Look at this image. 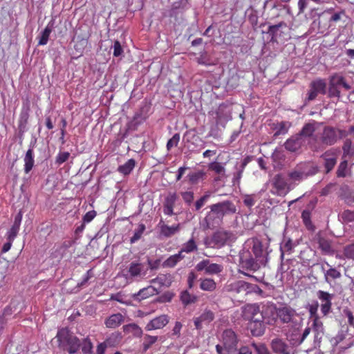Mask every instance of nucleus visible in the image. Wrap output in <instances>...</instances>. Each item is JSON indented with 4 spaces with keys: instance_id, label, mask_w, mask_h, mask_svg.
<instances>
[{
    "instance_id": "nucleus-1",
    "label": "nucleus",
    "mask_w": 354,
    "mask_h": 354,
    "mask_svg": "<svg viewBox=\"0 0 354 354\" xmlns=\"http://www.w3.org/2000/svg\"><path fill=\"white\" fill-rule=\"evenodd\" d=\"M338 140L337 130L331 126H325L319 136L315 135L308 141L310 150L319 153L324 151L326 147L334 145Z\"/></svg>"
},
{
    "instance_id": "nucleus-2",
    "label": "nucleus",
    "mask_w": 354,
    "mask_h": 354,
    "mask_svg": "<svg viewBox=\"0 0 354 354\" xmlns=\"http://www.w3.org/2000/svg\"><path fill=\"white\" fill-rule=\"evenodd\" d=\"M235 239V235L231 231L219 230L214 232L212 236H206L203 243L207 248L220 249L234 241Z\"/></svg>"
},
{
    "instance_id": "nucleus-3",
    "label": "nucleus",
    "mask_w": 354,
    "mask_h": 354,
    "mask_svg": "<svg viewBox=\"0 0 354 354\" xmlns=\"http://www.w3.org/2000/svg\"><path fill=\"white\" fill-rule=\"evenodd\" d=\"M56 337L59 346L70 354L76 353L80 348V340L66 328L59 329Z\"/></svg>"
},
{
    "instance_id": "nucleus-4",
    "label": "nucleus",
    "mask_w": 354,
    "mask_h": 354,
    "mask_svg": "<svg viewBox=\"0 0 354 354\" xmlns=\"http://www.w3.org/2000/svg\"><path fill=\"white\" fill-rule=\"evenodd\" d=\"M210 211L207 214L201 223L203 230L214 229L223 223V218L218 213L214 205L209 206Z\"/></svg>"
},
{
    "instance_id": "nucleus-5",
    "label": "nucleus",
    "mask_w": 354,
    "mask_h": 354,
    "mask_svg": "<svg viewBox=\"0 0 354 354\" xmlns=\"http://www.w3.org/2000/svg\"><path fill=\"white\" fill-rule=\"evenodd\" d=\"M274 307V313L282 324H295L296 318L299 317L296 310L289 306L285 305L277 308Z\"/></svg>"
},
{
    "instance_id": "nucleus-6",
    "label": "nucleus",
    "mask_w": 354,
    "mask_h": 354,
    "mask_svg": "<svg viewBox=\"0 0 354 354\" xmlns=\"http://www.w3.org/2000/svg\"><path fill=\"white\" fill-rule=\"evenodd\" d=\"M222 338L226 354L234 353V350L237 348L239 342L236 333L232 329L225 330Z\"/></svg>"
},
{
    "instance_id": "nucleus-7",
    "label": "nucleus",
    "mask_w": 354,
    "mask_h": 354,
    "mask_svg": "<svg viewBox=\"0 0 354 354\" xmlns=\"http://www.w3.org/2000/svg\"><path fill=\"white\" fill-rule=\"evenodd\" d=\"M223 269L222 265L211 263L209 259H203L195 266V270L197 272H203L205 274L209 275L219 274Z\"/></svg>"
},
{
    "instance_id": "nucleus-8",
    "label": "nucleus",
    "mask_w": 354,
    "mask_h": 354,
    "mask_svg": "<svg viewBox=\"0 0 354 354\" xmlns=\"http://www.w3.org/2000/svg\"><path fill=\"white\" fill-rule=\"evenodd\" d=\"M274 314V307L272 305H263L261 309L258 312L254 318L250 321L252 322L271 324V317Z\"/></svg>"
},
{
    "instance_id": "nucleus-9",
    "label": "nucleus",
    "mask_w": 354,
    "mask_h": 354,
    "mask_svg": "<svg viewBox=\"0 0 354 354\" xmlns=\"http://www.w3.org/2000/svg\"><path fill=\"white\" fill-rule=\"evenodd\" d=\"M240 263L243 268L252 271L259 270L261 265H262L261 263L257 261V259L251 256L250 252L248 250L243 251L241 254Z\"/></svg>"
},
{
    "instance_id": "nucleus-10",
    "label": "nucleus",
    "mask_w": 354,
    "mask_h": 354,
    "mask_svg": "<svg viewBox=\"0 0 354 354\" xmlns=\"http://www.w3.org/2000/svg\"><path fill=\"white\" fill-rule=\"evenodd\" d=\"M319 93L322 95L326 93V83L322 79L316 80L310 83L307 100L311 101L315 100Z\"/></svg>"
},
{
    "instance_id": "nucleus-11",
    "label": "nucleus",
    "mask_w": 354,
    "mask_h": 354,
    "mask_svg": "<svg viewBox=\"0 0 354 354\" xmlns=\"http://www.w3.org/2000/svg\"><path fill=\"white\" fill-rule=\"evenodd\" d=\"M318 299L321 301V311L324 315H327L332 306V299L334 297V295L330 294L323 290H319L317 292Z\"/></svg>"
},
{
    "instance_id": "nucleus-12",
    "label": "nucleus",
    "mask_w": 354,
    "mask_h": 354,
    "mask_svg": "<svg viewBox=\"0 0 354 354\" xmlns=\"http://www.w3.org/2000/svg\"><path fill=\"white\" fill-rule=\"evenodd\" d=\"M320 158L324 160V165L326 173L328 174L331 171L337 163V155L336 151L334 149L326 150L321 155Z\"/></svg>"
},
{
    "instance_id": "nucleus-13",
    "label": "nucleus",
    "mask_w": 354,
    "mask_h": 354,
    "mask_svg": "<svg viewBox=\"0 0 354 354\" xmlns=\"http://www.w3.org/2000/svg\"><path fill=\"white\" fill-rule=\"evenodd\" d=\"M274 193L279 196H285L288 192V183L281 174L275 175L272 179Z\"/></svg>"
},
{
    "instance_id": "nucleus-14",
    "label": "nucleus",
    "mask_w": 354,
    "mask_h": 354,
    "mask_svg": "<svg viewBox=\"0 0 354 354\" xmlns=\"http://www.w3.org/2000/svg\"><path fill=\"white\" fill-rule=\"evenodd\" d=\"M270 347L275 354H292V348L282 339L274 338L270 342Z\"/></svg>"
},
{
    "instance_id": "nucleus-15",
    "label": "nucleus",
    "mask_w": 354,
    "mask_h": 354,
    "mask_svg": "<svg viewBox=\"0 0 354 354\" xmlns=\"http://www.w3.org/2000/svg\"><path fill=\"white\" fill-rule=\"evenodd\" d=\"M213 205L223 218L226 215H232L236 213V207L230 201H224Z\"/></svg>"
},
{
    "instance_id": "nucleus-16",
    "label": "nucleus",
    "mask_w": 354,
    "mask_h": 354,
    "mask_svg": "<svg viewBox=\"0 0 354 354\" xmlns=\"http://www.w3.org/2000/svg\"><path fill=\"white\" fill-rule=\"evenodd\" d=\"M214 313L209 309H205L203 313L198 317L194 319V323L197 330L203 328V323L208 324L214 319Z\"/></svg>"
},
{
    "instance_id": "nucleus-17",
    "label": "nucleus",
    "mask_w": 354,
    "mask_h": 354,
    "mask_svg": "<svg viewBox=\"0 0 354 354\" xmlns=\"http://www.w3.org/2000/svg\"><path fill=\"white\" fill-rule=\"evenodd\" d=\"M304 142V138L297 133L286 140L284 147L288 151L297 152L301 149Z\"/></svg>"
},
{
    "instance_id": "nucleus-18",
    "label": "nucleus",
    "mask_w": 354,
    "mask_h": 354,
    "mask_svg": "<svg viewBox=\"0 0 354 354\" xmlns=\"http://www.w3.org/2000/svg\"><path fill=\"white\" fill-rule=\"evenodd\" d=\"M296 166L298 169L301 170V173L305 178L313 176L319 171L318 167L311 162H300Z\"/></svg>"
},
{
    "instance_id": "nucleus-19",
    "label": "nucleus",
    "mask_w": 354,
    "mask_h": 354,
    "mask_svg": "<svg viewBox=\"0 0 354 354\" xmlns=\"http://www.w3.org/2000/svg\"><path fill=\"white\" fill-rule=\"evenodd\" d=\"M313 330L314 332V343L319 346L324 334L323 323L319 317L313 320Z\"/></svg>"
},
{
    "instance_id": "nucleus-20",
    "label": "nucleus",
    "mask_w": 354,
    "mask_h": 354,
    "mask_svg": "<svg viewBox=\"0 0 354 354\" xmlns=\"http://www.w3.org/2000/svg\"><path fill=\"white\" fill-rule=\"evenodd\" d=\"M169 322L167 315H162L150 321L146 326L147 330L160 329L166 326Z\"/></svg>"
},
{
    "instance_id": "nucleus-21",
    "label": "nucleus",
    "mask_w": 354,
    "mask_h": 354,
    "mask_svg": "<svg viewBox=\"0 0 354 354\" xmlns=\"http://www.w3.org/2000/svg\"><path fill=\"white\" fill-rule=\"evenodd\" d=\"M261 309V307L257 304L245 305L243 308V315L244 319L250 322Z\"/></svg>"
},
{
    "instance_id": "nucleus-22",
    "label": "nucleus",
    "mask_w": 354,
    "mask_h": 354,
    "mask_svg": "<svg viewBox=\"0 0 354 354\" xmlns=\"http://www.w3.org/2000/svg\"><path fill=\"white\" fill-rule=\"evenodd\" d=\"M252 251L255 259H257V261L261 263V264H266V263L267 262V259L265 258L263 245L259 241H253Z\"/></svg>"
},
{
    "instance_id": "nucleus-23",
    "label": "nucleus",
    "mask_w": 354,
    "mask_h": 354,
    "mask_svg": "<svg viewBox=\"0 0 354 354\" xmlns=\"http://www.w3.org/2000/svg\"><path fill=\"white\" fill-rule=\"evenodd\" d=\"M266 323L249 322L248 329L254 337L262 336L265 333Z\"/></svg>"
},
{
    "instance_id": "nucleus-24",
    "label": "nucleus",
    "mask_w": 354,
    "mask_h": 354,
    "mask_svg": "<svg viewBox=\"0 0 354 354\" xmlns=\"http://www.w3.org/2000/svg\"><path fill=\"white\" fill-rule=\"evenodd\" d=\"M124 322V316L120 313L113 314L105 320L107 328H115Z\"/></svg>"
},
{
    "instance_id": "nucleus-25",
    "label": "nucleus",
    "mask_w": 354,
    "mask_h": 354,
    "mask_svg": "<svg viewBox=\"0 0 354 354\" xmlns=\"http://www.w3.org/2000/svg\"><path fill=\"white\" fill-rule=\"evenodd\" d=\"M159 226L160 227V234L167 238L172 236L180 230L179 224L176 225L169 226L165 225L162 221H160L159 223Z\"/></svg>"
},
{
    "instance_id": "nucleus-26",
    "label": "nucleus",
    "mask_w": 354,
    "mask_h": 354,
    "mask_svg": "<svg viewBox=\"0 0 354 354\" xmlns=\"http://www.w3.org/2000/svg\"><path fill=\"white\" fill-rule=\"evenodd\" d=\"M317 124V123L315 121L305 124L301 130L297 134L299 135L302 138H311L312 139L315 136L314 133L316 131L315 125Z\"/></svg>"
},
{
    "instance_id": "nucleus-27",
    "label": "nucleus",
    "mask_w": 354,
    "mask_h": 354,
    "mask_svg": "<svg viewBox=\"0 0 354 354\" xmlns=\"http://www.w3.org/2000/svg\"><path fill=\"white\" fill-rule=\"evenodd\" d=\"M157 293V290L153 286H148L139 290L138 293L133 295L134 300L141 301Z\"/></svg>"
},
{
    "instance_id": "nucleus-28",
    "label": "nucleus",
    "mask_w": 354,
    "mask_h": 354,
    "mask_svg": "<svg viewBox=\"0 0 354 354\" xmlns=\"http://www.w3.org/2000/svg\"><path fill=\"white\" fill-rule=\"evenodd\" d=\"M54 21H50L43 31L41 32L40 35L38 37V45H46L48 43L50 34L53 31Z\"/></svg>"
},
{
    "instance_id": "nucleus-29",
    "label": "nucleus",
    "mask_w": 354,
    "mask_h": 354,
    "mask_svg": "<svg viewBox=\"0 0 354 354\" xmlns=\"http://www.w3.org/2000/svg\"><path fill=\"white\" fill-rule=\"evenodd\" d=\"M315 239L319 244V248L324 253L329 254L333 252L331 243L329 240L322 236L320 234H317Z\"/></svg>"
},
{
    "instance_id": "nucleus-30",
    "label": "nucleus",
    "mask_w": 354,
    "mask_h": 354,
    "mask_svg": "<svg viewBox=\"0 0 354 354\" xmlns=\"http://www.w3.org/2000/svg\"><path fill=\"white\" fill-rule=\"evenodd\" d=\"M283 27H286V24L283 21L269 26L268 33L271 36L270 41L277 42V38L280 35L279 29Z\"/></svg>"
},
{
    "instance_id": "nucleus-31",
    "label": "nucleus",
    "mask_w": 354,
    "mask_h": 354,
    "mask_svg": "<svg viewBox=\"0 0 354 354\" xmlns=\"http://www.w3.org/2000/svg\"><path fill=\"white\" fill-rule=\"evenodd\" d=\"M24 171L26 174H28L32 170L34 166L33 150L31 148V147L26 151L24 158Z\"/></svg>"
},
{
    "instance_id": "nucleus-32",
    "label": "nucleus",
    "mask_w": 354,
    "mask_h": 354,
    "mask_svg": "<svg viewBox=\"0 0 354 354\" xmlns=\"http://www.w3.org/2000/svg\"><path fill=\"white\" fill-rule=\"evenodd\" d=\"M183 258L184 256L182 254V251H180L178 254L170 256L167 259H166L163 262L162 266L164 267L173 268Z\"/></svg>"
},
{
    "instance_id": "nucleus-33",
    "label": "nucleus",
    "mask_w": 354,
    "mask_h": 354,
    "mask_svg": "<svg viewBox=\"0 0 354 354\" xmlns=\"http://www.w3.org/2000/svg\"><path fill=\"white\" fill-rule=\"evenodd\" d=\"M123 330L127 333H132L134 336L138 337H141L142 335L141 328L134 323L124 325L123 326Z\"/></svg>"
},
{
    "instance_id": "nucleus-34",
    "label": "nucleus",
    "mask_w": 354,
    "mask_h": 354,
    "mask_svg": "<svg viewBox=\"0 0 354 354\" xmlns=\"http://www.w3.org/2000/svg\"><path fill=\"white\" fill-rule=\"evenodd\" d=\"M216 288V282L209 278L201 279L200 288L205 291H214Z\"/></svg>"
},
{
    "instance_id": "nucleus-35",
    "label": "nucleus",
    "mask_w": 354,
    "mask_h": 354,
    "mask_svg": "<svg viewBox=\"0 0 354 354\" xmlns=\"http://www.w3.org/2000/svg\"><path fill=\"white\" fill-rule=\"evenodd\" d=\"M136 165V161L134 159H129L127 162L124 165H120L118 170L119 172L123 174L124 175L129 174Z\"/></svg>"
},
{
    "instance_id": "nucleus-36",
    "label": "nucleus",
    "mask_w": 354,
    "mask_h": 354,
    "mask_svg": "<svg viewBox=\"0 0 354 354\" xmlns=\"http://www.w3.org/2000/svg\"><path fill=\"white\" fill-rule=\"evenodd\" d=\"M295 246V244L292 242V241L290 238H284L283 241L281 243L280 250L281 252V257H283L284 252H291L293 248Z\"/></svg>"
},
{
    "instance_id": "nucleus-37",
    "label": "nucleus",
    "mask_w": 354,
    "mask_h": 354,
    "mask_svg": "<svg viewBox=\"0 0 354 354\" xmlns=\"http://www.w3.org/2000/svg\"><path fill=\"white\" fill-rule=\"evenodd\" d=\"M205 176V173L203 171H198L196 172L189 173L187 175V178L189 181L192 185H196L201 180H203L204 176Z\"/></svg>"
},
{
    "instance_id": "nucleus-38",
    "label": "nucleus",
    "mask_w": 354,
    "mask_h": 354,
    "mask_svg": "<svg viewBox=\"0 0 354 354\" xmlns=\"http://www.w3.org/2000/svg\"><path fill=\"white\" fill-rule=\"evenodd\" d=\"M142 270V263L131 262L129 268V272L131 277H135L141 274Z\"/></svg>"
},
{
    "instance_id": "nucleus-39",
    "label": "nucleus",
    "mask_w": 354,
    "mask_h": 354,
    "mask_svg": "<svg viewBox=\"0 0 354 354\" xmlns=\"http://www.w3.org/2000/svg\"><path fill=\"white\" fill-rule=\"evenodd\" d=\"M180 300L185 305L187 306L195 303L197 300V297L194 295L189 294L188 291L185 290L181 292Z\"/></svg>"
},
{
    "instance_id": "nucleus-40",
    "label": "nucleus",
    "mask_w": 354,
    "mask_h": 354,
    "mask_svg": "<svg viewBox=\"0 0 354 354\" xmlns=\"http://www.w3.org/2000/svg\"><path fill=\"white\" fill-rule=\"evenodd\" d=\"M80 348L84 354H91L93 351V344L89 338L86 337L80 342Z\"/></svg>"
},
{
    "instance_id": "nucleus-41",
    "label": "nucleus",
    "mask_w": 354,
    "mask_h": 354,
    "mask_svg": "<svg viewBox=\"0 0 354 354\" xmlns=\"http://www.w3.org/2000/svg\"><path fill=\"white\" fill-rule=\"evenodd\" d=\"M157 336L146 335L144 337V342L142 344L143 351L146 352L157 341Z\"/></svg>"
},
{
    "instance_id": "nucleus-42",
    "label": "nucleus",
    "mask_w": 354,
    "mask_h": 354,
    "mask_svg": "<svg viewBox=\"0 0 354 354\" xmlns=\"http://www.w3.org/2000/svg\"><path fill=\"white\" fill-rule=\"evenodd\" d=\"M288 176L289 178L293 181H301L305 178L301 173V170L298 169L297 166L294 169L288 172Z\"/></svg>"
},
{
    "instance_id": "nucleus-43",
    "label": "nucleus",
    "mask_w": 354,
    "mask_h": 354,
    "mask_svg": "<svg viewBox=\"0 0 354 354\" xmlns=\"http://www.w3.org/2000/svg\"><path fill=\"white\" fill-rule=\"evenodd\" d=\"M145 230V225L143 223L139 224L138 228L135 230L133 236L131 238V243H133L138 241Z\"/></svg>"
},
{
    "instance_id": "nucleus-44",
    "label": "nucleus",
    "mask_w": 354,
    "mask_h": 354,
    "mask_svg": "<svg viewBox=\"0 0 354 354\" xmlns=\"http://www.w3.org/2000/svg\"><path fill=\"white\" fill-rule=\"evenodd\" d=\"M325 281L327 283H330L329 277L335 279L341 277V273L335 268H330L324 272Z\"/></svg>"
},
{
    "instance_id": "nucleus-45",
    "label": "nucleus",
    "mask_w": 354,
    "mask_h": 354,
    "mask_svg": "<svg viewBox=\"0 0 354 354\" xmlns=\"http://www.w3.org/2000/svg\"><path fill=\"white\" fill-rule=\"evenodd\" d=\"M342 149L344 156H353L354 154V149L352 147V141L346 139L343 145Z\"/></svg>"
},
{
    "instance_id": "nucleus-46",
    "label": "nucleus",
    "mask_w": 354,
    "mask_h": 354,
    "mask_svg": "<svg viewBox=\"0 0 354 354\" xmlns=\"http://www.w3.org/2000/svg\"><path fill=\"white\" fill-rule=\"evenodd\" d=\"M341 219L344 223L354 221V211L350 209L344 210L340 215Z\"/></svg>"
},
{
    "instance_id": "nucleus-47",
    "label": "nucleus",
    "mask_w": 354,
    "mask_h": 354,
    "mask_svg": "<svg viewBox=\"0 0 354 354\" xmlns=\"http://www.w3.org/2000/svg\"><path fill=\"white\" fill-rule=\"evenodd\" d=\"M197 250V245L193 239H191L189 240L186 243L183 245V248L180 251H182V253L183 252H186L187 253L192 252L194 250Z\"/></svg>"
},
{
    "instance_id": "nucleus-48",
    "label": "nucleus",
    "mask_w": 354,
    "mask_h": 354,
    "mask_svg": "<svg viewBox=\"0 0 354 354\" xmlns=\"http://www.w3.org/2000/svg\"><path fill=\"white\" fill-rule=\"evenodd\" d=\"M328 97H336L338 99L340 97V91L338 89L337 86H335L333 82H329Z\"/></svg>"
},
{
    "instance_id": "nucleus-49",
    "label": "nucleus",
    "mask_w": 354,
    "mask_h": 354,
    "mask_svg": "<svg viewBox=\"0 0 354 354\" xmlns=\"http://www.w3.org/2000/svg\"><path fill=\"white\" fill-rule=\"evenodd\" d=\"M209 169L215 171L218 174L224 175L225 168L220 162H214L209 165Z\"/></svg>"
},
{
    "instance_id": "nucleus-50",
    "label": "nucleus",
    "mask_w": 354,
    "mask_h": 354,
    "mask_svg": "<svg viewBox=\"0 0 354 354\" xmlns=\"http://www.w3.org/2000/svg\"><path fill=\"white\" fill-rule=\"evenodd\" d=\"M176 199L177 196L175 193L169 194V195L166 197L163 206L174 208Z\"/></svg>"
},
{
    "instance_id": "nucleus-51",
    "label": "nucleus",
    "mask_w": 354,
    "mask_h": 354,
    "mask_svg": "<svg viewBox=\"0 0 354 354\" xmlns=\"http://www.w3.org/2000/svg\"><path fill=\"white\" fill-rule=\"evenodd\" d=\"M20 225L14 222L10 230L8 232L7 236H9L10 240H15L19 230Z\"/></svg>"
},
{
    "instance_id": "nucleus-52",
    "label": "nucleus",
    "mask_w": 354,
    "mask_h": 354,
    "mask_svg": "<svg viewBox=\"0 0 354 354\" xmlns=\"http://www.w3.org/2000/svg\"><path fill=\"white\" fill-rule=\"evenodd\" d=\"M242 283H245L244 281H238L232 284V290L236 292V293H241L245 295V286Z\"/></svg>"
},
{
    "instance_id": "nucleus-53",
    "label": "nucleus",
    "mask_w": 354,
    "mask_h": 354,
    "mask_svg": "<svg viewBox=\"0 0 354 354\" xmlns=\"http://www.w3.org/2000/svg\"><path fill=\"white\" fill-rule=\"evenodd\" d=\"M180 140V134L179 133H175L173 137L169 139L167 143V149L168 151H170L171 149L173 147H176L178 144V142Z\"/></svg>"
},
{
    "instance_id": "nucleus-54",
    "label": "nucleus",
    "mask_w": 354,
    "mask_h": 354,
    "mask_svg": "<svg viewBox=\"0 0 354 354\" xmlns=\"http://www.w3.org/2000/svg\"><path fill=\"white\" fill-rule=\"evenodd\" d=\"M70 157L68 152H59L56 157L55 163L60 165L68 160Z\"/></svg>"
},
{
    "instance_id": "nucleus-55",
    "label": "nucleus",
    "mask_w": 354,
    "mask_h": 354,
    "mask_svg": "<svg viewBox=\"0 0 354 354\" xmlns=\"http://www.w3.org/2000/svg\"><path fill=\"white\" fill-rule=\"evenodd\" d=\"M258 354H271L267 346L264 344H252Z\"/></svg>"
},
{
    "instance_id": "nucleus-56",
    "label": "nucleus",
    "mask_w": 354,
    "mask_h": 354,
    "mask_svg": "<svg viewBox=\"0 0 354 354\" xmlns=\"http://www.w3.org/2000/svg\"><path fill=\"white\" fill-rule=\"evenodd\" d=\"M347 165L348 163L346 160H344L339 164L336 172L337 177L343 178L346 176V169L347 168Z\"/></svg>"
},
{
    "instance_id": "nucleus-57",
    "label": "nucleus",
    "mask_w": 354,
    "mask_h": 354,
    "mask_svg": "<svg viewBox=\"0 0 354 354\" xmlns=\"http://www.w3.org/2000/svg\"><path fill=\"white\" fill-rule=\"evenodd\" d=\"M319 307V304L317 301H315L312 304L308 305V311L310 313V317L314 319L316 317H319L317 312Z\"/></svg>"
},
{
    "instance_id": "nucleus-58",
    "label": "nucleus",
    "mask_w": 354,
    "mask_h": 354,
    "mask_svg": "<svg viewBox=\"0 0 354 354\" xmlns=\"http://www.w3.org/2000/svg\"><path fill=\"white\" fill-rule=\"evenodd\" d=\"M346 191L344 193V200L346 204L351 205L354 203V193L349 190L348 187L346 186Z\"/></svg>"
},
{
    "instance_id": "nucleus-59",
    "label": "nucleus",
    "mask_w": 354,
    "mask_h": 354,
    "mask_svg": "<svg viewBox=\"0 0 354 354\" xmlns=\"http://www.w3.org/2000/svg\"><path fill=\"white\" fill-rule=\"evenodd\" d=\"M110 341V339H106L103 343L100 344L97 347V354H104L106 347L113 346V344H111Z\"/></svg>"
},
{
    "instance_id": "nucleus-60",
    "label": "nucleus",
    "mask_w": 354,
    "mask_h": 354,
    "mask_svg": "<svg viewBox=\"0 0 354 354\" xmlns=\"http://www.w3.org/2000/svg\"><path fill=\"white\" fill-rule=\"evenodd\" d=\"M113 48V56L119 57L122 55L123 48H122L121 44L119 41L115 40L114 41Z\"/></svg>"
},
{
    "instance_id": "nucleus-61",
    "label": "nucleus",
    "mask_w": 354,
    "mask_h": 354,
    "mask_svg": "<svg viewBox=\"0 0 354 354\" xmlns=\"http://www.w3.org/2000/svg\"><path fill=\"white\" fill-rule=\"evenodd\" d=\"M344 77L339 75L337 73H334L329 77V82H333L335 84V86H342V84L343 83V79Z\"/></svg>"
},
{
    "instance_id": "nucleus-62",
    "label": "nucleus",
    "mask_w": 354,
    "mask_h": 354,
    "mask_svg": "<svg viewBox=\"0 0 354 354\" xmlns=\"http://www.w3.org/2000/svg\"><path fill=\"white\" fill-rule=\"evenodd\" d=\"M248 21L252 27H255L258 24V16L256 11L251 10L250 12L248 15Z\"/></svg>"
},
{
    "instance_id": "nucleus-63",
    "label": "nucleus",
    "mask_w": 354,
    "mask_h": 354,
    "mask_svg": "<svg viewBox=\"0 0 354 354\" xmlns=\"http://www.w3.org/2000/svg\"><path fill=\"white\" fill-rule=\"evenodd\" d=\"M344 254L346 258H354V243L346 246L344 249Z\"/></svg>"
},
{
    "instance_id": "nucleus-64",
    "label": "nucleus",
    "mask_w": 354,
    "mask_h": 354,
    "mask_svg": "<svg viewBox=\"0 0 354 354\" xmlns=\"http://www.w3.org/2000/svg\"><path fill=\"white\" fill-rule=\"evenodd\" d=\"M288 131L286 124L284 122H281L278 124L277 130L274 133V136H277L280 134H285Z\"/></svg>"
}]
</instances>
